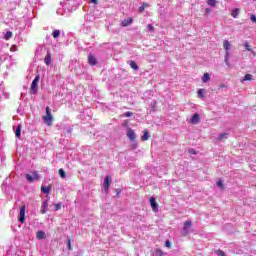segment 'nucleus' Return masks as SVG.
<instances>
[{
    "mask_svg": "<svg viewBox=\"0 0 256 256\" xmlns=\"http://www.w3.org/2000/svg\"><path fill=\"white\" fill-rule=\"evenodd\" d=\"M253 79V76L251 74H246L243 78V81H251Z\"/></svg>",
    "mask_w": 256,
    "mask_h": 256,
    "instance_id": "30",
    "label": "nucleus"
},
{
    "mask_svg": "<svg viewBox=\"0 0 256 256\" xmlns=\"http://www.w3.org/2000/svg\"><path fill=\"white\" fill-rule=\"evenodd\" d=\"M13 37V32L8 31L6 32L4 39H6V41H9V39H11Z\"/></svg>",
    "mask_w": 256,
    "mask_h": 256,
    "instance_id": "25",
    "label": "nucleus"
},
{
    "mask_svg": "<svg viewBox=\"0 0 256 256\" xmlns=\"http://www.w3.org/2000/svg\"><path fill=\"white\" fill-rule=\"evenodd\" d=\"M143 11H145V5L139 7V12L143 13Z\"/></svg>",
    "mask_w": 256,
    "mask_h": 256,
    "instance_id": "38",
    "label": "nucleus"
},
{
    "mask_svg": "<svg viewBox=\"0 0 256 256\" xmlns=\"http://www.w3.org/2000/svg\"><path fill=\"white\" fill-rule=\"evenodd\" d=\"M199 121H201V117L197 113L194 114L190 119V123H192V125H198Z\"/></svg>",
    "mask_w": 256,
    "mask_h": 256,
    "instance_id": "6",
    "label": "nucleus"
},
{
    "mask_svg": "<svg viewBox=\"0 0 256 256\" xmlns=\"http://www.w3.org/2000/svg\"><path fill=\"white\" fill-rule=\"evenodd\" d=\"M191 225H192L191 220H188L184 223V226H183V235L184 236L189 234V229H191Z\"/></svg>",
    "mask_w": 256,
    "mask_h": 256,
    "instance_id": "4",
    "label": "nucleus"
},
{
    "mask_svg": "<svg viewBox=\"0 0 256 256\" xmlns=\"http://www.w3.org/2000/svg\"><path fill=\"white\" fill-rule=\"evenodd\" d=\"M147 29H148L149 33H155V27H153V24H149L147 26Z\"/></svg>",
    "mask_w": 256,
    "mask_h": 256,
    "instance_id": "28",
    "label": "nucleus"
},
{
    "mask_svg": "<svg viewBox=\"0 0 256 256\" xmlns=\"http://www.w3.org/2000/svg\"><path fill=\"white\" fill-rule=\"evenodd\" d=\"M231 15L234 19H237V17H239V8H235L234 10H232Z\"/></svg>",
    "mask_w": 256,
    "mask_h": 256,
    "instance_id": "21",
    "label": "nucleus"
},
{
    "mask_svg": "<svg viewBox=\"0 0 256 256\" xmlns=\"http://www.w3.org/2000/svg\"><path fill=\"white\" fill-rule=\"evenodd\" d=\"M165 245H166V247L170 248V247H171V242H169V240H167V241L165 242Z\"/></svg>",
    "mask_w": 256,
    "mask_h": 256,
    "instance_id": "41",
    "label": "nucleus"
},
{
    "mask_svg": "<svg viewBox=\"0 0 256 256\" xmlns=\"http://www.w3.org/2000/svg\"><path fill=\"white\" fill-rule=\"evenodd\" d=\"M44 63L47 66L51 65V54L49 52H47V54H46V56L44 58Z\"/></svg>",
    "mask_w": 256,
    "mask_h": 256,
    "instance_id": "14",
    "label": "nucleus"
},
{
    "mask_svg": "<svg viewBox=\"0 0 256 256\" xmlns=\"http://www.w3.org/2000/svg\"><path fill=\"white\" fill-rule=\"evenodd\" d=\"M48 207H49V202L47 200H44L42 202V209H41L42 215H45V213H47V208Z\"/></svg>",
    "mask_w": 256,
    "mask_h": 256,
    "instance_id": "11",
    "label": "nucleus"
},
{
    "mask_svg": "<svg viewBox=\"0 0 256 256\" xmlns=\"http://www.w3.org/2000/svg\"><path fill=\"white\" fill-rule=\"evenodd\" d=\"M223 47H224L225 51H230L231 50V42H229V40H224Z\"/></svg>",
    "mask_w": 256,
    "mask_h": 256,
    "instance_id": "15",
    "label": "nucleus"
},
{
    "mask_svg": "<svg viewBox=\"0 0 256 256\" xmlns=\"http://www.w3.org/2000/svg\"><path fill=\"white\" fill-rule=\"evenodd\" d=\"M150 205L154 213H157V211H159V207L157 206V202L155 201V198L150 199Z\"/></svg>",
    "mask_w": 256,
    "mask_h": 256,
    "instance_id": "10",
    "label": "nucleus"
},
{
    "mask_svg": "<svg viewBox=\"0 0 256 256\" xmlns=\"http://www.w3.org/2000/svg\"><path fill=\"white\" fill-rule=\"evenodd\" d=\"M41 191H42V193H44L45 195H49V193H51V187L42 186V187H41Z\"/></svg>",
    "mask_w": 256,
    "mask_h": 256,
    "instance_id": "20",
    "label": "nucleus"
},
{
    "mask_svg": "<svg viewBox=\"0 0 256 256\" xmlns=\"http://www.w3.org/2000/svg\"><path fill=\"white\" fill-rule=\"evenodd\" d=\"M227 137H229L228 133H222L219 135V141H223V139H227Z\"/></svg>",
    "mask_w": 256,
    "mask_h": 256,
    "instance_id": "26",
    "label": "nucleus"
},
{
    "mask_svg": "<svg viewBox=\"0 0 256 256\" xmlns=\"http://www.w3.org/2000/svg\"><path fill=\"white\" fill-rule=\"evenodd\" d=\"M210 13H211V8H206V9H205V14H206V15H209Z\"/></svg>",
    "mask_w": 256,
    "mask_h": 256,
    "instance_id": "40",
    "label": "nucleus"
},
{
    "mask_svg": "<svg viewBox=\"0 0 256 256\" xmlns=\"http://www.w3.org/2000/svg\"><path fill=\"white\" fill-rule=\"evenodd\" d=\"M216 185H217V187H219L220 189H223V181H222V180H218V181L216 182Z\"/></svg>",
    "mask_w": 256,
    "mask_h": 256,
    "instance_id": "34",
    "label": "nucleus"
},
{
    "mask_svg": "<svg viewBox=\"0 0 256 256\" xmlns=\"http://www.w3.org/2000/svg\"><path fill=\"white\" fill-rule=\"evenodd\" d=\"M189 153H191V155H197V152L195 151V149H190Z\"/></svg>",
    "mask_w": 256,
    "mask_h": 256,
    "instance_id": "39",
    "label": "nucleus"
},
{
    "mask_svg": "<svg viewBox=\"0 0 256 256\" xmlns=\"http://www.w3.org/2000/svg\"><path fill=\"white\" fill-rule=\"evenodd\" d=\"M43 121L48 127L53 125V114H51V108L49 106L46 107V115L43 117Z\"/></svg>",
    "mask_w": 256,
    "mask_h": 256,
    "instance_id": "2",
    "label": "nucleus"
},
{
    "mask_svg": "<svg viewBox=\"0 0 256 256\" xmlns=\"http://www.w3.org/2000/svg\"><path fill=\"white\" fill-rule=\"evenodd\" d=\"M208 81H211V75H209V73H204V75L202 77V82L208 83Z\"/></svg>",
    "mask_w": 256,
    "mask_h": 256,
    "instance_id": "16",
    "label": "nucleus"
},
{
    "mask_svg": "<svg viewBox=\"0 0 256 256\" xmlns=\"http://www.w3.org/2000/svg\"><path fill=\"white\" fill-rule=\"evenodd\" d=\"M19 221L20 223H25V206L20 208Z\"/></svg>",
    "mask_w": 256,
    "mask_h": 256,
    "instance_id": "9",
    "label": "nucleus"
},
{
    "mask_svg": "<svg viewBox=\"0 0 256 256\" xmlns=\"http://www.w3.org/2000/svg\"><path fill=\"white\" fill-rule=\"evenodd\" d=\"M73 131V128H68L67 129V133L71 134V132Z\"/></svg>",
    "mask_w": 256,
    "mask_h": 256,
    "instance_id": "43",
    "label": "nucleus"
},
{
    "mask_svg": "<svg viewBox=\"0 0 256 256\" xmlns=\"http://www.w3.org/2000/svg\"><path fill=\"white\" fill-rule=\"evenodd\" d=\"M59 175L62 179H65V177H67V175L65 174V170H63V168L59 169Z\"/></svg>",
    "mask_w": 256,
    "mask_h": 256,
    "instance_id": "27",
    "label": "nucleus"
},
{
    "mask_svg": "<svg viewBox=\"0 0 256 256\" xmlns=\"http://www.w3.org/2000/svg\"><path fill=\"white\" fill-rule=\"evenodd\" d=\"M61 209V203L55 204V211H59Z\"/></svg>",
    "mask_w": 256,
    "mask_h": 256,
    "instance_id": "37",
    "label": "nucleus"
},
{
    "mask_svg": "<svg viewBox=\"0 0 256 256\" xmlns=\"http://www.w3.org/2000/svg\"><path fill=\"white\" fill-rule=\"evenodd\" d=\"M215 253L218 256H227L223 250H217Z\"/></svg>",
    "mask_w": 256,
    "mask_h": 256,
    "instance_id": "32",
    "label": "nucleus"
},
{
    "mask_svg": "<svg viewBox=\"0 0 256 256\" xmlns=\"http://www.w3.org/2000/svg\"><path fill=\"white\" fill-rule=\"evenodd\" d=\"M143 136L141 137V139L143 140V141H148L149 140V131L147 130V129H145L144 131H143Z\"/></svg>",
    "mask_w": 256,
    "mask_h": 256,
    "instance_id": "19",
    "label": "nucleus"
},
{
    "mask_svg": "<svg viewBox=\"0 0 256 256\" xmlns=\"http://www.w3.org/2000/svg\"><path fill=\"white\" fill-rule=\"evenodd\" d=\"M59 35H61V31H60V30H54V31L52 32V37H53L54 39L59 38Z\"/></svg>",
    "mask_w": 256,
    "mask_h": 256,
    "instance_id": "22",
    "label": "nucleus"
},
{
    "mask_svg": "<svg viewBox=\"0 0 256 256\" xmlns=\"http://www.w3.org/2000/svg\"><path fill=\"white\" fill-rule=\"evenodd\" d=\"M91 3H94V5H97L98 1L97 0H90Z\"/></svg>",
    "mask_w": 256,
    "mask_h": 256,
    "instance_id": "44",
    "label": "nucleus"
},
{
    "mask_svg": "<svg viewBox=\"0 0 256 256\" xmlns=\"http://www.w3.org/2000/svg\"><path fill=\"white\" fill-rule=\"evenodd\" d=\"M26 179L28 181V183H33V181H39V179H41V176L39 175V172L34 171L31 174H26Z\"/></svg>",
    "mask_w": 256,
    "mask_h": 256,
    "instance_id": "3",
    "label": "nucleus"
},
{
    "mask_svg": "<svg viewBox=\"0 0 256 256\" xmlns=\"http://www.w3.org/2000/svg\"><path fill=\"white\" fill-rule=\"evenodd\" d=\"M198 95H199V97L203 98L204 95H205V89H199L198 90Z\"/></svg>",
    "mask_w": 256,
    "mask_h": 256,
    "instance_id": "31",
    "label": "nucleus"
},
{
    "mask_svg": "<svg viewBox=\"0 0 256 256\" xmlns=\"http://www.w3.org/2000/svg\"><path fill=\"white\" fill-rule=\"evenodd\" d=\"M16 137L19 139L21 137V125H18L15 131Z\"/></svg>",
    "mask_w": 256,
    "mask_h": 256,
    "instance_id": "23",
    "label": "nucleus"
},
{
    "mask_svg": "<svg viewBox=\"0 0 256 256\" xmlns=\"http://www.w3.org/2000/svg\"><path fill=\"white\" fill-rule=\"evenodd\" d=\"M68 249L71 250V240H68Z\"/></svg>",
    "mask_w": 256,
    "mask_h": 256,
    "instance_id": "42",
    "label": "nucleus"
},
{
    "mask_svg": "<svg viewBox=\"0 0 256 256\" xmlns=\"http://www.w3.org/2000/svg\"><path fill=\"white\" fill-rule=\"evenodd\" d=\"M109 187H111V178L109 176H106L104 179V191L105 193L109 192Z\"/></svg>",
    "mask_w": 256,
    "mask_h": 256,
    "instance_id": "5",
    "label": "nucleus"
},
{
    "mask_svg": "<svg viewBox=\"0 0 256 256\" xmlns=\"http://www.w3.org/2000/svg\"><path fill=\"white\" fill-rule=\"evenodd\" d=\"M131 23H133V19H131V18L124 19L122 21V27H129V25H131Z\"/></svg>",
    "mask_w": 256,
    "mask_h": 256,
    "instance_id": "13",
    "label": "nucleus"
},
{
    "mask_svg": "<svg viewBox=\"0 0 256 256\" xmlns=\"http://www.w3.org/2000/svg\"><path fill=\"white\" fill-rule=\"evenodd\" d=\"M244 47H245L246 51H253V49H251V45H249V43H247V42L244 44Z\"/></svg>",
    "mask_w": 256,
    "mask_h": 256,
    "instance_id": "33",
    "label": "nucleus"
},
{
    "mask_svg": "<svg viewBox=\"0 0 256 256\" xmlns=\"http://www.w3.org/2000/svg\"><path fill=\"white\" fill-rule=\"evenodd\" d=\"M231 58V53L229 51H226V54H225V63L227 65V67H231V63L229 62V59Z\"/></svg>",
    "mask_w": 256,
    "mask_h": 256,
    "instance_id": "12",
    "label": "nucleus"
},
{
    "mask_svg": "<svg viewBox=\"0 0 256 256\" xmlns=\"http://www.w3.org/2000/svg\"><path fill=\"white\" fill-rule=\"evenodd\" d=\"M36 237H37V239H45V237H47V235L45 234L44 231L40 230L37 232Z\"/></svg>",
    "mask_w": 256,
    "mask_h": 256,
    "instance_id": "17",
    "label": "nucleus"
},
{
    "mask_svg": "<svg viewBox=\"0 0 256 256\" xmlns=\"http://www.w3.org/2000/svg\"><path fill=\"white\" fill-rule=\"evenodd\" d=\"M88 63L89 65L95 66L97 65V58L93 54L88 55Z\"/></svg>",
    "mask_w": 256,
    "mask_h": 256,
    "instance_id": "8",
    "label": "nucleus"
},
{
    "mask_svg": "<svg viewBox=\"0 0 256 256\" xmlns=\"http://www.w3.org/2000/svg\"><path fill=\"white\" fill-rule=\"evenodd\" d=\"M250 19H251L252 23H256V16L255 15L252 14L250 16Z\"/></svg>",
    "mask_w": 256,
    "mask_h": 256,
    "instance_id": "35",
    "label": "nucleus"
},
{
    "mask_svg": "<svg viewBox=\"0 0 256 256\" xmlns=\"http://www.w3.org/2000/svg\"><path fill=\"white\" fill-rule=\"evenodd\" d=\"M116 191H117V195H119V190L117 189Z\"/></svg>",
    "mask_w": 256,
    "mask_h": 256,
    "instance_id": "45",
    "label": "nucleus"
},
{
    "mask_svg": "<svg viewBox=\"0 0 256 256\" xmlns=\"http://www.w3.org/2000/svg\"><path fill=\"white\" fill-rule=\"evenodd\" d=\"M39 79H41V76L36 75L34 80L32 81L31 87H30V93L31 95H37V91H39Z\"/></svg>",
    "mask_w": 256,
    "mask_h": 256,
    "instance_id": "1",
    "label": "nucleus"
},
{
    "mask_svg": "<svg viewBox=\"0 0 256 256\" xmlns=\"http://www.w3.org/2000/svg\"><path fill=\"white\" fill-rule=\"evenodd\" d=\"M125 117H133V112H130V111L126 112Z\"/></svg>",
    "mask_w": 256,
    "mask_h": 256,
    "instance_id": "36",
    "label": "nucleus"
},
{
    "mask_svg": "<svg viewBox=\"0 0 256 256\" xmlns=\"http://www.w3.org/2000/svg\"><path fill=\"white\" fill-rule=\"evenodd\" d=\"M206 3L210 7H215V5H217V0H207Z\"/></svg>",
    "mask_w": 256,
    "mask_h": 256,
    "instance_id": "24",
    "label": "nucleus"
},
{
    "mask_svg": "<svg viewBox=\"0 0 256 256\" xmlns=\"http://www.w3.org/2000/svg\"><path fill=\"white\" fill-rule=\"evenodd\" d=\"M129 65L131 69H134V71H139V66L137 65V63H135V61L131 60Z\"/></svg>",
    "mask_w": 256,
    "mask_h": 256,
    "instance_id": "18",
    "label": "nucleus"
},
{
    "mask_svg": "<svg viewBox=\"0 0 256 256\" xmlns=\"http://www.w3.org/2000/svg\"><path fill=\"white\" fill-rule=\"evenodd\" d=\"M155 256H163V250L162 249H156L154 251Z\"/></svg>",
    "mask_w": 256,
    "mask_h": 256,
    "instance_id": "29",
    "label": "nucleus"
},
{
    "mask_svg": "<svg viewBox=\"0 0 256 256\" xmlns=\"http://www.w3.org/2000/svg\"><path fill=\"white\" fill-rule=\"evenodd\" d=\"M127 137L128 139H130V141H135V139H137V135L135 134V131H133V129H128Z\"/></svg>",
    "mask_w": 256,
    "mask_h": 256,
    "instance_id": "7",
    "label": "nucleus"
}]
</instances>
